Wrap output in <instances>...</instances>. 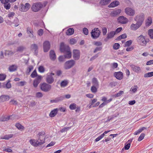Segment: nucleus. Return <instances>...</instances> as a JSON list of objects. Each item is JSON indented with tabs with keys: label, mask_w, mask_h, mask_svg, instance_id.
Here are the masks:
<instances>
[{
	"label": "nucleus",
	"mask_w": 153,
	"mask_h": 153,
	"mask_svg": "<svg viewBox=\"0 0 153 153\" xmlns=\"http://www.w3.org/2000/svg\"><path fill=\"white\" fill-rule=\"evenodd\" d=\"M145 15L143 13H140L134 18V21L141 26L143 23Z\"/></svg>",
	"instance_id": "nucleus-1"
},
{
	"label": "nucleus",
	"mask_w": 153,
	"mask_h": 153,
	"mask_svg": "<svg viewBox=\"0 0 153 153\" xmlns=\"http://www.w3.org/2000/svg\"><path fill=\"white\" fill-rule=\"evenodd\" d=\"M40 89L45 92H48L51 89V86L49 84L44 82L40 84Z\"/></svg>",
	"instance_id": "nucleus-2"
},
{
	"label": "nucleus",
	"mask_w": 153,
	"mask_h": 153,
	"mask_svg": "<svg viewBox=\"0 0 153 153\" xmlns=\"http://www.w3.org/2000/svg\"><path fill=\"white\" fill-rule=\"evenodd\" d=\"M91 33L92 38L94 39H96L99 37L101 32L98 28H95L91 30Z\"/></svg>",
	"instance_id": "nucleus-3"
},
{
	"label": "nucleus",
	"mask_w": 153,
	"mask_h": 153,
	"mask_svg": "<svg viewBox=\"0 0 153 153\" xmlns=\"http://www.w3.org/2000/svg\"><path fill=\"white\" fill-rule=\"evenodd\" d=\"M44 140L39 141L38 139L37 140L31 139L30 140L29 142L32 145L35 147H37L44 144L45 143Z\"/></svg>",
	"instance_id": "nucleus-4"
},
{
	"label": "nucleus",
	"mask_w": 153,
	"mask_h": 153,
	"mask_svg": "<svg viewBox=\"0 0 153 153\" xmlns=\"http://www.w3.org/2000/svg\"><path fill=\"white\" fill-rule=\"evenodd\" d=\"M138 43L141 46H145L147 44V41L146 40L142 35H141L137 39Z\"/></svg>",
	"instance_id": "nucleus-5"
},
{
	"label": "nucleus",
	"mask_w": 153,
	"mask_h": 153,
	"mask_svg": "<svg viewBox=\"0 0 153 153\" xmlns=\"http://www.w3.org/2000/svg\"><path fill=\"white\" fill-rule=\"evenodd\" d=\"M55 75L54 73H51L47 74L46 80L49 84H52L54 81V79L53 76Z\"/></svg>",
	"instance_id": "nucleus-6"
},
{
	"label": "nucleus",
	"mask_w": 153,
	"mask_h": 153,
	"mask_svg": "<svg viewBox=\"0 0 153 153\" xmlns=\"http://www.w3.org/2000/svg\"><path fill=\"white\" fill-rule=\"evenodd\" d=\"M42 7L43 5L41 3H37L33 5L31 9L33 11L36 12L39 11Z\"/></svg>",
	"instance_id": "nucleus-7"
},
{
	"label": "nucleus",
	"mask_w": 153,
	"mask_h": 153,
	"mask_svg": "<svg viewBox=\"0 0 153 153\" xmlns=\"http://www.w3.org/2000/svg\"><path fill=\"white\" fill-rule=\"evenodd\" d=\"M75 61L73 60L66 61L64 65V68L66 69H68L71 68L75 65Z\"/></svg>",
	"instance_id": "nucleus-8"
},
{
	"label": "nucleus",
	"mask_w": 153,
	"mask_h": 153,
	"mask_svg": "<svg viewBox=\"0 0 153 153\" xmlns=\"http://www.w3.org/2000/svg\"><path fill=\"white\" fill-rule=\"evenodd\" d=\"M60 50L62 52L66 53L70 51L69 47L68 45H65L64 42H61L60 45Z\"/></svg>",
	"instance_id": "nucleus-9"
},
{
	"label": "nucleus",
	"mask_w": 153,
	"mask_h": 153,
	"mask_svg": "<svg viewBox=\"0 0 153 153\" xmlns=\"http://www.w3.org/2000/svg\"><path fill=\"white\" fill-rule=\"evenodd\" d=\"M45 133L44 131H42L39 132L37 135V139L39 140V141L44 140L45 142Z\"/></svg>",
	"instance_id": "nucleus-10"
},
{
	"label": "nucleus",
	"mask_w": 153,
	"mask_h": 153,
	"mask_svg": "<svg viewBox=\"0 0 153 153\" xmlns=\"http://www.w3.org/2000/svg\"><path fill=\"white\" fill-rule=\"evenodd\" d=\"M30 7V4L28 3H26L25 5L21 4L20 10L23 12H26L28 10Z\"/></svg>",
	"instance_id": "nucleus-11"
},
{
	"label": "nucleus",
	"mask_w": 153,
	"mask_h": 153,
	"mask_svg": "<svg viewBox=\"0 0 153 153\" xmlns=\"http://www.w3.org/2000/svg\"><path fill=\"white\" fill-rule=\"evenodd\" d=\"M125 11L127 15L131 16H133L135 13L134 10L130 7L126 8Z\"/></svg>",
	"instance_id": "nucleus-12"
},
{
	"label": "nucleus",
	"mask_w": 153,
	"mask_h": 153,
	"mask_svg": "<svg viewBox=\"0 0 153 153\" xmlns=\"http://www.w3.org/2000/svg\"><path fill=\"white\" fill-rule=\"evenodd\" d=\"M118 22L122 24H126L128 22V19L123 16H119L117 19Z\"/></svg>",
	"instance_id": "nucleus-13"
},
{
	"label": "nucleus",
	"mask_w": 153,
	"mask_h": 153,
	"mask_svg": "<svg viewBox=\"0 0 153 153\" xmlns=\"http://www.w3.org/2000/svg\"><path fill=\"white\" fill-rule=\"evenodd\" d=\"M80 57V52L79 50H74L73 51V57L76 60L79 59Z\"/></svg>",
	"instance_id": "nucleus-14"
},
{
	"label": "nucleus",
	"mask_w": 153,
	"mask_h": 153,
	"mask_svg": "<svg viewBox=\"0 0 153 153\" xmlns=\"http://www.w3.org/2000/svg\"><path fill=\"white\" fill-rule=\"evenodd\" d=\"M44 51V52H47L50 48V44L48 41H45L43 44Z\"/></svg>",
	"instance_id": "nucleus-15"
},
{
	"label": "nucleus",
	"mask_w": 153,
	"mask_h": 153,
	"mask_svg": "<svg viewBox=\"0 0 153 153\" xmlns=\"http://www.w3.org/2000/svg\"><path fill=\"white\" fill-rule=\"evenodd\" d=\"M42 76H38V77L34 80L33 85L35 88L37 87L38 84L40 82Z\"/></svg>",
	"instance_id": "nucleus-16"
},
{
	"label": "nucleus",
	"mask_w": 153,
	"mask_h": 153,
	"mask_svg": "<svg viewBox=\"0 0 153 153\" xmlns=\"http://www.w3.org/2000/svg\"><path fill=\"white\" fill-rule=\"evenodd\" d=\"M130 66L134 71L137 73H139L141 72V70L140 67L134 65H131Z\"/></svg>",
	"instance_id": "nucleus-17"
},
{
	"label": "nucleus",
	"mask_w": 153,
	"mask_h": 153,
	"mask_svg": "<svg viewBox=\"0 0 153 153\" xmlns=\"http://www.w3.org/2000/svg\"><path fill=\"white\" fill-rule=\"evenodd\" d=\"M114 75L115 77L119 80L122 79L123 77V74L121 71L114 72Z\"/></svg>",
	"instance_id": "nucleus-18"
},
{
	"label": "nucleus",
	"mask_w": 153,
	"mask_h": 153,
	"mask_svg": "<svg viewBox=\"0 0 153 153\" xmlns=\"http://www.w3.org/2000/svg\"><path fill=\"white\" fill-rule=\"evenodd\" d=\"M141 25L137 22L135 24L132 23L130 26V29L133 30H136L141 27Z\"/></svg>",
	"instance_id": "nucleus-19"
},
{
	"label": "nucleus",
	"mask_w": 153,
	"mask_h": 153,
	"mask_svg": "<svg viewBox=\"0 0 153 153\" xmlns=\"http://www.w3.org/2000/svg\"><path fill=\"white\" fill-rule=\"evenodd\" d=\"M38 48V45L36 44H33L31 45L30 49L34 51V54L36 55H37Z\"/></svg>",
	"instance_id": "nucleus-20"
},
{
	"label": "nucleus",
	"mask_w": 153,
	"mask_h": 153,
	"mask_svg": "<svg viewBox=\"0 0 153 153\" xmlns=\"http://www.w3.org/2000/svg\"><path fill=\"white\" fill-rule=\"evenodd\" d=\"M9 96L8 95H2L0 97V102L8 100Z\"/></svg>",
	"instance_id": "nucleus-21"
},
{
	"label": "nucleus",
	"mask_w": 153,
	"mask_h": 153,
	"mask_svg": "<svg viewBox=\"0 0 153 153\" xmlns=\"http://www.w3.org/2000/svg\"><path fill=\"white\" fill-rule=\"evenodd\" d=\"M58 109L56 108L52 110L49 114V116L51 117H55L57 114Z\"/></svg>",
	"instance_id": "nucleus-22"
},
{
	"label": "nucleus",
	"mask_w": 153,
	"mask_h": 153,
	"mask_svg": "<svg viewBox=\"0 0 153 153\" xmlns=\"http://www.w3.org/2000/svg\"><path fill=\"white\" fill-rule=\"evenodd\" d=\"M49 56L50 59L53 61H54L56 59V55L54 51L53 50H51L50 51Z\"/></svg>",
	"instance_id": "nucleus-23"
},
{
	"label": "nucleus",
	"mask_w": 153,
	"mask_h": 153,
	"mask_svg": "<svg viewBox=\"0 0 153 153\" xmlns=\"http://www.w3.org/2000/svg\"><path fill=\"white\" fill-rule=\"evenodd\" d=\"M121 11L120 9H117L111 12V15L112 16H116L121 13Z\"/></svg>",
	"instance_id": "nucleus-24"
},
{
	"label": "nucleus",
	"mask_w": 153,
	"mask_h": 153,
	"mask_svg": "<svg viewBox=\"0 0 153 153\" xmlns=\"http://www.w3.org/2000/svg\"><path fill=\"white\" fill-rule=\"evenodd\" d=\"M120 4L119 2L117 1H114L112 2L108 6V7L109 8L114 7L117 6Z\"/></svg>",
	"instance_id": "nucleus-25"
},
{
	"label": "nucleus",
	"mask_w": 153,
	"mask_h": 153,
	"mask_svg": "<svg viewBox=\"0 0 153 153\" xmlns=\"http://www.w3.org/2000/svg\"><path fill=\"white\" fill-rule=\"evenodd\" d=\"M111 131V130H108V131H105L104 132L101 134L97 138H96L95 140V142H98L102 139L104 136L105 134H107V133Z\"/></svg>",
	"instance_id": "nucleus-26"
},
{
	"label": "nucleus",
	"mask_w": 153,
	"mask_h": 153,
	"mask_svg": "<svg viewBox=\"0 0 153 153\" xmlns=\"http://www.w3.org/2000/svg\"><path fill=\"white\" fill-rule=\"evenodd\" d=\"M152 22V18L150 16H149L146 20L145 24L146 27H149L150 26Z\"/></svg>",
	"instance_id": "nucleus-27"
},
{
	"label": "nucleus",
	"mask_w": 153,
	"mask_h": 153,
	"mask_svg": "<svg viewBox=\"0 0 153 153\" xmlns=\"http://www.w3.org/2000/svg\"><path fill=\"white\" fill-rule=\"evenodd\" d=\"M27 32L28 34H29V36L31 38H33L34 37L33 35V30L30 28L29 27H28L27 28Z\"/></svg>",
	"instance_id": "nucleus-28"
},
{
	"label": "nucleus",
	"mask_w": 153,
	"mask_h": 153,
	"mask_svg": "<svg viewBox=\"0 0 153 153\" xmlns=\"http://www.w3.org/2000/svg\"><path fill=\"white\" fill-rule=\"evenodd\" d=\"M92 82L93 84V86H99V82L97 78L94 77L92 79Z\"/></svg>",
	"instance_id": "nucleus-29"
},
{
	"label": "nucleus",
	"mask_w": 153,
	"mask_h": 153,
	"mask_svg": "<svg viewBox=\"0 0 153 153\" xmlns=\"http://www.w3.org/2000/svg\"><path fill=\"white\" fill-rule=\"evenodd\" d=\"M74 32V29L73 28H70L68 29L66 31V33L67 35H71Z\"/></svg>",
	"instance_id": "nucleus-30"
},
{
	"label": "nucleus",
	"mask_w": 153,
	"mask_h": 153,
	"mask_svg": "<svg viewBox=\"0 0 153 153\" xmlns=\"http://www.w3.org/2000/svg\"><path fill=\"white\" fill-rule=\"evenodd\" d=\"M8 2L7 0H5V2L4 4V7L6 10H9L10 8L11 4Z\"/></svg>",
	"instance_id": "nucleus-31"
},
{
	"label": "nucleus",
	"mask_w": 153,
	"mask_h": 153,
	"mask_svg": "<svg viewBox=\"0 0 153 153\" xmlns=\"http://www.w3.org/2000/svg\"><path fill=\"white\" fill-rule=\"evenodd\" d=\"M111 0H101L100 3L102 5H106L109 3Z\"/></svg>",
	"instance_id": "nucleus-32"
},
{
	"label": "nucleus",
	"mask_w": 153,
	"mask_h": 153,
	"mask_svg": "<svg viewBox=\"0 0 153 153\" xmlns=\"http://www.w3.org/2000/svg\"><path fill=\"white\" fill-rule=\"evenodd\" d=\"M115 33L114 31H111L108 32L107 34V38L111 39L114 37V36L115 35Z\"/></svg>",
	"instance_id": "nucleus-33"
},
{
	"label": "nucleus",
	"mask_w": 153,
	"mask_h": 153,
	"mask_svg": "<svg viewBox=\"0 0 153 153\" xmlns=\"http://www.w3.org/2000/svg\"><path fill=\"white\" fill-rule=\"evenodd\" d=\"M17 68L16 66L13 65L10 66L9 68V70L10 72H13L16 71Z\"/></svg>",
	"instance_id": "nucleus-34"
},
{
	"label": "nucleus",
	"mask_w": 153,
	"mask_h": 153,
	"mask_svg": "<svg viewBox=\"0 0 153 153\" xmlns=\"http://www.w3.org/2000/svg\"><path fill=\"white\" fill-rule=\"evenodd\" d=\"M146 128L144 127L140 128L134 133V135H137L139 134Z\"/></svg>",
	"instance_id": "nucleus-35"
},
{
	"label": "nucleus",
	"mask_w": 153,
	"mask_h": 153,
	"mask_svg": "<svg viewBox=\"0 0 153 153\" xmlns=\"http://www.w3.org/2000/svg\"><path fill=\"white\" fill-rule=\"evenodd\" d=\"M10 116L7 117L2 116L0 118V121L2 122L7 121L10 119Z\"/></svg>",
	"instance_id": "nucleus-36"
},
{
	"label": "nucleus",
	"mask_w": 153,
	"mask_h": 153,
	"mask_svg": "<svg viewBox=\"0 0 153 153\" xmlns=\"http://www.w3.org/2000/svg\"><path fill=\"white\" fill-rule=\"evenodd\" d=\"M15 126L17 128L21 131H22L25 129V127L19 123H16Z\"/></svg>",
	"instance_id": "nucleus-37"
},
{
	"label": "nucleus",
	"mask_w": 153,
	"mask_h": 153,
	"mask_svg": "<svg viewBox=\"0 0 153 153\" xmlns=\"http://www.w3.org/2000/svg\"><path fill=\"white\" fill-rule=\"evenodd\" d=\"M13 135V134L5 135L3 137H1V139L8 140L9 139L12 137Z\"/></svg>",
	"instance_id": "nucleus-38"
},
{
	"label": "nucleus",
	"mask_w": 153,
	"mask_h": 153,
	"mask_svg": "<svg viewBox=\"0 0 153 153\" xmlns=\"http://www.w3.org/2000/svg\"><path fill=\"white\" fill-rule=\"evenodd\" d=\"M65 53H66L64 55L65 58L70 59L71 57V53L70 51Z\"/></svg>",
	"instance_id": "nucleus-39"
},
{
	"label": "nucleus",
	"mask_w": 153,
	"mask_h": 153,
	"mask_svg": "<svg viewBox=\"0 0 153 153\" xmlns=\"http://www.w3.org/2000/svg\"><path fill=\"white\" fill-rule=\"evenodd\" d=\"M65 98V96H61L60 97H57L55 99L56 100V102H58L63 100Z\"/></svg>",
	"instance_id": "nucleus-40"
},
{
	"label": "nucleus",
	"mask_w": 153,
	"mask_h": 153,
	"mask_svg": "<svg viewBox=\"0 0 153 153\" xmlns=\"http://www.w3.org/2000/svg\"><path fill=\"white\" fill-rule=\"evenodd\" d=\"M68 83L67 80H64L62 81L60 83V86L62 87H65L67 85Z\"/></svg>",
	"instance_id": "nucleus-41"
},
{
	"label": "nucleus",
	"mask_w": 153,
	"mask_h": 153,
	"mask_svg": "<svg viewBox=\"0 0 153 153\" xmlns=\"http://www.w3.org/2000/svg\"><path fill=\"white\" fill-rule=\"evenodd\" d=\"M19 21L18 19L17 18H15L14 20L13 23L15 24V26L16 27H17L19 25Z\"/></svg>",
	"instance_id": "nucleus-42"
},
{
	"label": "nucleus",
	"mask_w": 153,
	"mask_h": 153,
	"mask_svg": "<svg viewBox=\"0 0 153 153\" xmlns=\"http://www.w3.org/2000/svg\"><path fill=\"white\" fill-rule=\"evenodd\" d=\"M77 106L76 104L73 103L71 104L69 106V108L71 110H74L76 108Z\"/></svg>",
	"instance_id": "nucleus-43"
},
{
	"label": "nucleus",
	"mask_w": 153,
	"mask_h": 153,
	"mask_svg": "<svg viewBox=\"0 0 153 153\" xmlns=\"http://www.w3.org/2000/svg\"><path fill=\"white\" fill-rule=\"evenodd\" d=\"M30 76L32 78H34L36 77L37 76H38L37 73L36 71L35 70L30 75Z\"/></svg>",
	"instance_id": "nucleus-44"
},
{
	"label": "nucleus",
	"mask_w": 153,
	"mask_h": 153,
	"mask_svg": "<svg viewBox=\"0 0 153 153\" xmlns=\"http://www.w3.org/2000/svg\"><path fill=\"white\" fill-rule=\"evenodd\" d=\"M148 33L150 37L152 39H153V29H150L149 30Z\"/></svg>",
	"instance_id": "nucleus-45"
},
{
	"label": "nucleus",
	"mask_w": 153,
	"mask_h": 153,
	"mask_svg": "<svg viewBox=\"0 0 153 153\" xmlns=\"http://www.w3.org/2000/svg\"><path fill=\"white\" fill-rule=\"evenodd\" d=\"M153 76V72H149L145 74H144V76L145 77H150Z\"/></svg>",
	"instance_id": "nucleus-46"
},
{
	"label": "nucleus",
	"mask_w": 153,
	"mask_h": 153,
	"mask_svg": "<svg viewBox=\"0 0 153 153\" xmlns=\"http://www.w3.org/2000/svg\"><path fill=\"white\" fill-rule=\"evenodd\" d=\"M6 75L4 74H0V80L3 81L6 78Z\"/></svg>",
	"instance_id": "nucleus-47"
},
{
	"label": "nucleus",
	"mask_w": 153,
	"mask_h": 153,
	"mask_svg": "<svg viewBox=\"0 0 153 153\" xmlns=\"http://www.w3.org/2000/svg\"><path fill=\"white\" fill-rule=\"evenodd\" d=\"M145 134L144 133H142L139 137L138 139V141H140L142 140L144 138Z\"/></svg>",
	"instance_id": "nucleus-48"
},
{
	"label": "nucleus",
	"mask_w": 153,
	"mask_h": 153,
	"mask_svg": "<svg viewBox=\"0 0 153 153\" xmlns=\"http://www.w3.org/2000/svg\"><path fill=\"white\" fill-rule=\"evenodd\" d=\"M33 69V67L32 65H30L27 69L26 73L27 74H29L31 71Z\"/></svg>",
	"instance_id": "nucleus-49"
},
{
	"label": "nucleus",
	"mask_w": 153,
	"mask_h": 153,
	"mask_svg": "<svg viewBox=\"0 0 153 153\" xmlns=\"http://www.w3.org/2000/svg\"><path fill=\"white\" fill-rule=\"evenodd\" d=\"M124 91H120L117 94L114 95L115 97H119L122 94H123Z\"/></svg>",
	"instance_id": "nucleus-50"
},
{
	"label": "nucleus",
	"mask_w": 153,
	"mask_h": 153,
	"mask_svg": "<svg viewBox=\"0 0 153 153\" xmlns=\"http://www.w3.org/2000/svg\"><path fill=\"white\" fill-rule=\"evenodd\" d=\"M96 86H93L91 87V91L92 92L95 93L97 92V88H96Z\"/></svg>",
	"instance_id": "nucleus-51"
},
{
	"label": "nucleus",
	"mask_w": 153,
	"mask_h": 153,
	"mask_svg": "<svg viewBox=\"0 0 153 153\" xmlns=\"http://www.w3.org/2000/svg\"><path fill=\"white\" fill-rule=\"evenodd\" d=\"M39 71L40 73H43L45 71L44 68L42 66H40L38 68Z\"/></svg>",
	"instance_id": "nucleus-52"
},
{
	"label": "nucleus",
	"mask_w": 153,
	"mask_h": 153,
	"mask_svg": "<svg viewBox=\"0 0 153 153\" xmlns=\"http://www.w3.org/2000/svg\"><path fill=\"white\" fill-rule=\"evenodd\" d=\"M132 41L131 40L127 41L125 44V47H126L129 46L132 44Z\"/></svg>",
	"instance_id": "nucleus-53"
},
{
	"label": "nucleus",
	"mask_w": 153,
	"mask_h": 153,
	"mask_svg": "<svg viewBox=\"0 0 153 153\" xmlns=\"http://www.w3.org/2000/svg\"><path fill=\"white\" fill-rule=\"evenodd\" d=\"M26 82L25 81H21L20 82H18L17 84L19 86H22L25 85Z\"/></svg>",
	"instance_id": "nucleus-54"
},
{
	"label": "nucleus",
	"mask_w": 153,
	"mask_h": 153,
	"mask_svg": "<svg viewBox=\"0 0 153 153\" xmlns=\"http://www.w3.org/2000/svg\"><path fill=\"white\" fill-rule=\"evenodd\" d=\"M102 34L103 35H105L107 32V28L106 27H103L102 28Z\"/></svg>",
	"instance_id": "nucleus-55"
},
{
	"label": "nucleus",
	"mask_w": 153,
	"mask_h": 153,
	"mask_svg": "<svg viewBox=\"0 0 153 153\" xmlns=\"http://www.w3.org/2000/svg\"><path fill=\"white\" fill-rule=\"evenodd\" d=\"M120 46V45L118 43H115L114 44L113 47L114 49L117 50L119 48Z\"/></svg>",
	"instance_id": "nucleus-56"
},
{
	"label": "nucleus",
	"mask_w": 153,
	"mask_h": 153,
	"mask_svg": "<svg viewBox=\"0 0 153 153\" xmlns=\"http://www.w3.org/2000/svg\"><path fill=\"white\" fill-rule=\"evenodd\" d=\"M36 97L40 98L42 97L43 94L41 92H38L36 93Z\"/></svg>",
	"instance_id": "nucleus-57"
},
{
	"label": "nucleus",
	"mask_w": 153,
	"mask_h": 153,
	"mask_svg": "<svg viewBox=\"0 0 153 153\" xmlns=\"http://www.w3.org/2000/svg\"><path fill=\"white\" fill-rule=\"evenodd\" d=\"M83 32L84 34L85 35H87L88 33V30L86 27H84L83 29Z\"/></svg>",
	"instance_id": "nucleus-58"
},
{
	"label": "nucleus",
	"mask_w": 153,
	"mask_h": 153,
	"mask_svg": "<svg viewBox=\"0 0 153 153\" xmlns=\"http://www.w3.org/2000/svg\"><path fill=\"white\" fill-rule=\"evenodd\" d=\"M130 146V143H126L124 148L126 150H128L129 149Z\"/></svg>",
	"instance_id": "nucleus-59"
},
{
	"label": "nucleus",
	"mask_w": 153,
	"mask_h": 153,
	"mask_svg": "<svg viewBox=\"0 0 153 153\" xmlns=\"http://www.w3.org/2000/svg\"><path fill=\"white\" fill-rule=\"evenodd\" d=\"M37 33L39 36H42L43 34V30L42 29H39L37 32Z\"/></svg>",
	"instance_id": "nucleus-60"
},
{
	"label": "nucleus",
	"mask_w": 153,
	"mask_h": 153,
	"mask_svg": "<svg viewBox=\"0 0 153 153\" xmlns=\"http://www.w3.org/2000/svg\"><path fill=\"white\" fill-rule=\"evenodd\" d=\"M76 40L74 39H72L70 40V44L71 45H74L75 43H76Z\"/></svg>",
	"instance_id": "nucleus-61"
},
{
	"label": "nucleus",
	"mask_w": 153,
	"mask_h": 153,
	"mask_svg": "<svg viewBox=\"0 0 153 153\" xmlns=\"http://www.w3.org/2000/svg\"><path fill=\"white\" fill-rule=\"evenodd\" d=\"M65 58L64 56H60L59 57L58 59L59 62H63L64 61L65 59Z\"/></svg>",
	"instance_id": "nucleus-62"
},
{
	"label": "nucleus",
	"mask_w": 153,
	"mask_h": 153,
	"mask_svg": "<svg viewBox=\"0 0 153 153\" xmlns=\"http://www.w3.org/2000/svg\"><path fill=\"white\" fill-rule=\"evenodd\" d=\"M102 49V47H97L94 50V53H95L98 51H100Z\"/></svg>",
	"instance_id": "nucleus-63"
},
{
	"label": "nucleus",
	"mask_w": 153,
	"mask_h": 153,
	"mask_svg": "<svg viewBox=\"0 0 153 153\" xmlns=\"http://www.w3.org/2000/svg\"><path fill=\"white\" fill-rule=\"evenodd\" d=\"M70 127H64L62 129L60 130V132H61L63 133L64 132H65V131H67L69 129H70Z\"/></svg>",
	"instance_id": "nucleus-64"
}]
</instances>
